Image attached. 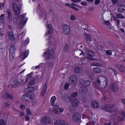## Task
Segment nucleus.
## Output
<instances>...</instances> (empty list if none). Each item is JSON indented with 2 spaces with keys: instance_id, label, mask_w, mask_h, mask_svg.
Listing matches in <instances>:
<instances>
[{
  "instance_id": "nucleus-1",
  "label": "nucleus",
  "mask_w": 125,
  "mask_h": 125,
  "mask_svg": "<svg viewBox=\"0 0 125 125\" xmlns=\"http://www.w3.org/2000/svg\"><path fill=\"white\" fill-rule=\"evenodd\" d=\"M48 30L46 33L45 36H48L49 39L51 40L48 42V44L49 45L52 44L53 42V40H54L53 31L52 27L50 24H49L47 26Z\"/></svg>"
},
{
  "instance_id": "nucleus-2",
  "label": "nucleus",
  "mask_w": 125,
  "mask_h": 125,
  "mask_svg": "<svg viewBox=\"0 0 125 125\" xmlns=\"http://www.w3.org/2000/svg\"><path fill=\"white\" fill-rule=\"evenodd\" d=\"M101 83L100 85L103 88H105L106 86L107 81L105 77L103 76H100L98 77L96 81V84L99 85Z\"/></svg>"
},
{
  "instance_id": "nucleus-3",
  "label": "nucleus",
  "mask_w": 125,
  "mask_h": 125,
  "mask_svg": "<svg viewBox=\"0 0 125 125\" xmlns=\"http://www.w3.org/2000/svg\"><path fill=\"white\" fill-rule=\"evenodd\" d=\"M26 16L25 14L20 15L19 18L20 20V22L18 24V26L20 27H23L26 24L28 20L27 17H25Z\"/></svg>"
},
{
  "instance_id": "nucleus-4",
  "label": "nucleus",
  "mask_w": 125,
  "mask_h": 125,
  "mask_svg": "<svg viewBox=\"0 0 125 125\" xmlns=\"http://www.w3.org/2000/svg\"><path fill=\"white\" fill-rule=\"evenodd\" d=\"M15 46L13 45L11 46L10 48L9 58L11 61H13L15 59Z\"/></svg>"
},
{
  "instance_id": "nucleus-5",
  "label": "nucleus",
  "mask_w": 125,
  "mask_h": 125,
  "mask_svg": "<svg viewBox=\"0 0 125 125\" xmlns=\"http://www.w3.org/2000/svg\"><path fill=\"white\" fill-rule=\"evenodd\" d=\"M54 54V52L52 50H50L48 51L45 52L43 55L44 57H46L47 59L52 57Z\"/></svg>"
},
{
  "instance_id": "nucleus-6",
  "label": "nucleus",
  "mask_w": 125,
  "mask_h": 125,
  "mask_svg": "<svg viewBox=\"0 0 125 125\" xmlns=\"http://www.w3.org/2000/svg\"><path fill=\"white\" fill-rule=\"evenodd\" d=\"M63 33L65 34H68L70 31V27L67 24H64L62 26Z\"/></svg>"
},
{
  "instance_id": "nucleus-7",
  "label": "nucleus",
  "mask_w": 125,
  "mask_h": 125,
  "mask_svg": "<svg viewBox=\"0 0 125 125\" xmlns=\"http://www.w3.org/2000/svg\"><path fill=\"white\" fill-rule=\"evenodd\" d=\"M81 117L80 114L78 113L75 112L73 114L72 118L73 120L75 122H78Z\"/></svg>"
},
{
  "instance_id": "nucleus-8",
  "label": "nucleus",
  "mask_w": 125,
  "mask_h": 125,
  "mask_svg": "<svg viewBox=\"0 0 125 125\" xmlns=\"http://www.w3.org/2000/svg\"><path fill=\"white\" fill-rule=\"evenodd\" d=\"M29 53V51L27 50L22 53L20 56L19 58L21 59V60H23L28 56Z\"/></svg>"
},
{
  "instance_id": "nucleus-9",
  "label": "nucleus",
  "mask_w": 125,
  "mask_h": 125,
  "mask_svg": "<svg viewBox=\"0 0 125 125\" xmlns=\"http://www.w3.org/2000/svg\"><path fill=\"white\" fill-rule=\"evenodd\" d=\"M47 89V84L45 83L43 84L41 89V95L42 96H43L46 91Z\"/></svg>"
},
{
  "instance_id": "nucleus-10",
  "label": "nucleus",
  "mask_w": 125,
  "mask_h": 125,
  "mask_svg": "<svg viewBox=\"0 0 125 125\" xmlns=\"http://www.w3.org/2000/svg\"><path fill=\"white\" fill-rule=\"evenodd\" d=\"M77 78L75 75H71L69 78V80L70 83L73 84H75L77 81Z\"/></svg>"
},
{
  "instance_id": "nucleus-11",
  "label": "nucleus",
  "mask_w": 125,
  "mask_h": 125,
  "mask_svg": "<svg viewBox=\"0 0 125 125\" xmlns=\"http://www.w3.org/2000/svg\"><path fill=\"white\" fill-rule=\"evenodd\" d=\"M13 9L15 13L17 15L20 14V12L19 7H18L17 5L15 3L13 4Z\"/></svg>"
},
{
  "instance_id": "nucleus-12",
  "label": "nucleus",
  "mask_w": 125,
  "mask_h": 125,
  "mask_svg": "<svg viewBox=\"0 0 125 125\" xmlns=\"http://www.w3.org/2000/svg\"><path fill=\"white\" fill-rule=\"evenodd\" d=\"M42 121L44 123L49 124L51 122V120L50 117L47 116L44 117L42 119Z\"/></svg>"
},
{
  "instance_id": "nucleus-13",
  "label": "nucleus",
  "mask_w": 125,
  "mask_h": 125,
  "mask_svg": "<svg viewBox=\"0 0 125 125\" xmlns=\"http://www.w3.org/2000/svg\"><path fill=\"white\" fill-rule=\"evenodd\" d=\"M110 88L112 90L115 92H117L119 90L118 86L113 84L111 85Z\"/></svg>"
},
{
  "instance_id": "nucleus-14",
  "label": "nucleus",
  "mask_w": 125,
  "mask_h": 125,
  "mask_svg": "<svg viewBox=\"0 0 125 125\" xmlns=\"http://www.w3.org/2000/svg\"><path fill=\"white\" fill-rule=\"evenodd\" d=\"M91 105L93 108H98L99 106V103L96 101L92 102L91 104Z\"/></svg>"
},
{
  "instance_id": "nucleus-15",
  "label": "nucleus",
  "mask_w": 125,
  "mask_h": 125,
  "mask_svg": "<svg viewBox=\"0 0 125 125\" xmlns=\"http://www.w3.org/2000/svg\"><path fill=\"white\" fill-rule=\"evenodd\" d=\"M29 86H27V88L24 89V91L26 92H30L33 91L34 90V88L32 87H30Z\"/></svg>"
},
{
  "instance_id": "nucleus-16",
  "label": "nucleus",
  "mask_w": 125,
  "mask_h": 125,
  "mask_svg": "<svg viewBox=\"0 0 125 125\" xmlns=\"http://www.w3.org/2000/svg\"><path fill=\"white\" fill-rule=\"evenodd\" d=\"M71 102L72 105L74 106H77L79 105L80 103L79 101L77 99H75L73 101L71 100Z\"/></svg>"
},
{
  "instance_id": "nucleus-17",
  "label": "nucleus",
  "mask_w": 125,
  "mask_h": 125,
  "mask_svg": "<svg viewBox=\"0 0 125 125\" xmlns=\"http://www.w3.org/2000/svg\"><path fill=\"white\" fill-rule=\"evenodd\" d=\"M56 99V97L55 96H53L52 97L50 100V103L51 105L52 106H53L55 104V102Z\"/></svg>"
},
{
  "instance_id": "nucleus-18",
  "label": "nucleus",
  "mask_w": 125,
  "mask_h": 125,
  "mask_svg": "<svg viewBox=\"0 0 125 125\" xmlns=\"http://www.w3.org/2000/svg\"><path fill=\"white\" fill-rule=\"evenodd\" d=\"M30 95L27 94L23 95L21 97V99L24 101H26L29 99Z\"/></svg>"
},
{
  "instance_id": "nucleus-19",
  "label": "nucleus",
  "mask_w": 125,
  "mask_h": 125,
  "mask_svg": "<svg viewBox=\"0 0 125 125\" xmlns=\"http://www.w3.org/2000/svg\"><path fill=\"white\" fill-rule=\"evenodd\" d=\"M8 34L10 40L12 41H14L15 40V38L12 32H8Z\"/></svg>"
},
{
  "instance_id": "nucleus-20",
  "label": "nucleus",
  "mask_w": 125,
  "mask_h": 125,
  "mask_svg": "<svg viewBox=\"0 0 125 125\" xmlns=\"http://www.w3.org/2000/svg\"><path fill=\"white\" fill-rule=\"evenodd\" d=\"M119 71L121 72H125V67L122 65H120L118 66Z\"/></svg>"
},
{
  "instance_id": "nucleus-21",
  "label": "nucleus",
  "mask_w": 125,
  "mask_h": 125,
  "mask_svg": "<svg viewBox=\"0 0 125 125\" xmlns=\"http://www.w3.org/2000/svg\"><path fill=\"white\" fill-rule=\"evenodd\" d=\"M33 73H30L28 74L27 76V78L26 79L25 81L23 83L24 84H25L27 83L29 79L31 78V76L33 75Z\"/></svg>"
},
{
  "instance_id": "nucleus-22",
  "label": "nucleus",
  "mask_w": 125,
  "mask_h": 125,
  "mask_svg": "<svg viewBox=\"0 0 125 125\" xmlns=\"http://www.w3.org/2000/svg\"><path fill=\"white\" fill-rule=\"evenodd\" d=\"M82 70V68L80 67H75L74 68V71L76 73L80 72Z\"/></svg>"
},
{
  "instance_id": "nucleus-23",
  "label": "nucleus",
  "mask_w": 125,
  "mask_h": 125,
  "mask_svg": "<svg viewBox=\"0 0 125 125\" xmlns=\"http://www.w3.org/2000/svg\"><path fill=\"white\" fill-rule=\"evenodd\" d=\"M111 108L109 105H107L105 106L103 108V109L104 110L107 112H111Z\"/></svg>"
},
{
  "instance_id": "nucleus-24",
  "label": "nucleus",
  "mask_w": 125,
  "mask_h": 125,
  "mask_svg": "<svg viewBox=\"0 0 125 125\" xmlns=\"http://www.w3.org/2000/svg\"><path fill=\"white\" fill-rule=\"evenodd\" d=\"M58 108H59V106L58 105H57L53 107V112L54 113L56 114H59V112H58Z\"/></svg>"
},
{
  "instance_id": "nucleus-25",
  "label": "nucleus",
  "mask_w": 125,
  "mask_h": 125,
  "mask_svg": "<svg viewBox=\"0 0 125 125\" xmlns=\"http://www.w3.org/2000/svg\"><path fill=\"white\" fill-rule=\"evenodd\" d=\"M35 78L31 79L30 83L27 85V86L34 85L35 83Z\"/></svg>"
},
{
  "instance_id": "nucleus-26",
  "label": "nucleus",
  "mask_w": 125,
  "mask_h": 125,
  "mask_svg": "<svg viewBox=\"0 0 125 125\" xmlns=\"http://www.w3.org/2000/svg\"><path fill=\"white\" fill-rule=\"evenodd\" d=\"M118 10L119 12H121L125 10V5H122L118 7Z\"/></svg>"
},
{
  "instance_id": "nucleus-27",
  "label": "nucleus",
  "mask_w": 125,
  "mask_h": 125,
  "mask_svg": "<svg viewBox=\"0 0 125 125\" xmlns=\"http://www.w3.org/2000/svg\"><path fill=\"white\" fill-rule=\"evenodd\" d=\"M87 54L90 57H92L94 55V52L91 51H89L87 52Z\"/></svg>"
},
{
  "instance_id": "nucleus-28",
  "label": "nucleus",
  "mask_w": 125,
  "mask_h": 125,
  "mask_svg": "<svg viewBox=\"0 0 125 125\" xmlns=\"http://www.w3.org/2000/svg\"><path fill=\"white\" fill-rule=\"evenodd\" d=\"M62 121L60 120H57L55 122L54 125H61Z\"/></svg>"
},
{
  "instance_id": "nucleus-29",
  "label": "nucleus",
  "mask_w": 125,
  "mask_h": 125,
  "mask_svg": "<svg viewBox=\"0 0 125 125\" xmlns=\"http://www.w3.org/2000/svg\"><path fill=\"white\" fill-rule=\"evenodd\" d=\"M78 93L77 92H74L73 93L71 96L70 98V100H71L72 99L74 98L77 95Z\"/></svg>"
},
{
  "instance_id": "nucleus-30",
  "label": "nucleus",
  "mask_w": 125,
  "mask_h": 125,
  "mask_svg": "<svg viewBox=\"0 0 125 125\" xmlns=\"http://www.w3.org/2000/svg\"><path fill=\"white\" fill-rule=\"evenodd\" d=\"M85 37L87 41L89 42L91 41V37L89 35H85Z\"/></svg>"
},
{
  "instance_id": "nucleus-31",
  "label": "nucleus",
  "mask_w": 125,
  "mask_h": 125,
  "mask_svg": "<svg viewBox=\"0 0 125 125\" xmlns=\"http://www.w3.org/2000/svg\"><path fill=\"white\" fill-rule=\"evenodd\" d=\"M66 5L68 7L72 8L73 9L76 11H78V9L77 8L73 6L72 5H71L70 4H66Z\"/></svg>"
},
{
  "instance_id": "nucleus-32",
  "label": "nucleus",
  "mask_w": 125,
  "mask_h": 125,
  "mask_svg": "<svg viewBox=\"0 0 125 125\" xmlns=\"http://www.w3.org/2000/svg\"><path fill=\"white\" fill-rule=\"evenodd\" d=\"M93 71L95 73H98L100 72H101V70L99 68L96 67L94 69Z\"/></svg>"
},
{
  "instance_id": "nucleus-33",
  "label": "nucleus",
  "mask_w": 125,
  "mask_h": 125,
  "mask_svg": "<svg viewBox=\"0 0 125 125\" xmlns=\"http://www.w3.org/2000/svg\"><path fill=\"white\" fill-rule=\"evenodd\" d=\"M125 117L124 116H121L120 117H119L118 119V120L119 121H124L125 120Z\"/></svg>"
},
{
  "instance_id": "nucleus-34",
  "label": "nucleus",
  "mask_w": 125,
  "mask_h": 125,
  "mask_svg": "<svg viewBox=\"0 0 125 125\" xmlns=\"http://www.w3.org/2000/svg\"><path fill=\"white\" fill-rule=\"evenodd\" d=\"M8 20L10 21H11L12 17L10 13L8 12Z\"/></svg>"
},
{
  "instance_id": "nucleus-35",
  "label": "nucleus",
  "mask_w": 125,
  "mask_h": 125,
  "mask_svg": "<svg viewBox=\"0 0 125 125\" xmlns=\"http://www.w3.org/2000/svg\"><path fill=\"white\" fill-rule=\"evenodd\" d=\"M85 85L86 86H88L90 85V82L89 81H86L84 82Z\"/></svg>"
},
{
  "instance_id": "nucleus-36",
  "label": "nucleus",
  "mask_w": 125,
  "mask_h": 125,
  "mask_svg": "<svg viewBox=\"0 0 125 125\" xmlns=\"http://www.w3.org/2000/svg\"><path fill=\"white\" fill-rule=\"evenodd\" d=\"M4 14H2L0 16V20L1 21H3L4 20Z\"/></svg>"
},
{
  "instance_id": "nucleus-37",
  "label": "nucleus",
  "mask_w": 125,
  "mask_h": 125,
  "mask_svg": "<svg viewBox=\"0 0 125 125\" xmlns=\"http://www.w3.org/2000/svg\"><path fill=\"white\" fill-rule=\"evenodd\" d=\"M0 125H5V121L3 120H0Z\"/></svg>"
},
{
  "instance_id": "nucleus-38",
  "label": "nucleus",
  "mask_w": 125,
  "mask_h": 125,
  "mask_svg": "<svg viewBox=\"0 0 125 125\" xmlns=\"http://www.w3.org/2000/svg\"><path fill=\"white\" fill-rule=\"evenodd\" d=\"M121 116H125V112L124 110H121L120 112Z\"/></svg>"
},
{
  "instance_id": "nucleus-39",
  "label": "nucleus",
  "mask_w": 125,
  "mask_h": 125,
  "mask_svg": "<svg viewBox=\"0 0 125 125\" xmlns=\"http://www.w3.org/2000/svg\"><path fill=\"white\" fill-rule=\"evenodd\" d=\"M27 114L28 115H30L31 114V112L30 110L29 109H27L26 110Z\"/></svg>"
},
{
  "instance_id": "nucleus-40",
  "label": "nucleus",
  "mask_w": 125,
  "mask_h": 125,
  "mask_svg": "<svg viewBox=\"0 0 125 125\" xmlns=\"http://www.w3.org/2000/svg\"><path fill=\"white\" fill-rule=\"evenodd\" d=\"M116 17L118 18H123L124 16L121 14H117L116 15Z\"/></svg>"
},
{
  "instance_id": "nucleus-41",
  "label": "nucleus",
  "mask_w": 125,
  "mask_h": 125,
  "mask_svg": "<svg viewBox=\"0 0 125 125\" xmlns=\"http://www.w3.org/2000/svg\"><path fill=\"white\" fill-rule=\"evenodd\" d=\"M14 83L15 85V87L18 86L19 84V82L18 81H16L14 82Z\"/></svg>"
},
{
  "instance_id": "nucleus-42",
  "label": "nucleus",
  "mask_w": 125,
  "mask_h": 125,
  "mask_svg": "<svg viewBox=\"0 0 125 125\" xmlns=\"http://www.w3.org/2000/svg\"><path fill=\"white\" fill-rule=\"evenodd\" d=\"M91 118L92 119V120L91 121L92 122H94L95 118V116L94 115H91Z\"/></svg>"
},
{
  "instance_id": "nucleus-43",
  "label": "nucleus",
  "mask_w": 125,
  "mask_h": 125,
  "mask_svg": "<svg viewBox=\"0 0 125 125\" xmlns=\"http://www.w3.org/2000/svg\"><path fill=\"white\" fill-rule=\"evenodd\" d=\"M69 85V83H66L65 84V86H64V89H68V87Z\"/></svg>"
},
{
  "instance_id": "nucleus-44",
  "label": "nucleus",
  "mask_w": 125,
  "mask_h": 125,
  "mask_svg": "<svg viewBox=\"0 0 125 125\" xmlns=\"http://www.w3.org/2000/svg\"><path fill=\"white\" fill-rule=\"evenodd\" d=\"M81 4L83 6H85L87 5V3L86 2L82 1L81 3Z\"/></svg>"
},
{
  "instance_id": "nucleus-45",
  "label": "nucleus",
  "mask_w": 125,
  "mask_h": 125,
  "mask_svg": "<svg viewBox=\"0 0 125 125\" xmlns=\"http://www.w3.org/2000/svg\"><path fill=\"white\" fill-rule=\"evenodd\" d=\"M106 52V54L108 55H111L112 54L111 51L110 50H107Z\"/></svg>"
},
{
  "instance_id": "nucleus-46",
  "label": "nucleus",
  "mask_w": 125,
  "mask_h": 125,
  "mask_svg": "<svg viewBox=\"0 0 125 125\" xmlns=\"http://www.w3.org/2000/svg\"><path fill=\"white\" fill-rule=\"evenodd\" d=\"M70 19L72 21L74 20L75 19V17L73 15H71L70 18Z\"/></svg>"
},
{
  "instance_id": "nucleus-47",
  "label": "nucleus",
  "mask_w": 125,
  "mask_h": 125,
  "mask_svg": "<svg viewBox=\"0 0 125 125\" xmlns=\"http://www.w3.org/2000/svg\"><path fill=\"white\" fill-rule=\"evenodd\" d=\"M86 88L85 87H81L80 88V90L81 91H85Z\"/></svg>"
},
{
  "instance_id": "nucleus-48",
  "label": "nucleus",
  "mask_w": 125,
  "mask_h": 125,
  "mask_svg": "<svg viewBox=\"0 0 125 125\" xmlns=\"http://www.w3.org/2000/svg\"><path fill=\"white\" fill-rule=\"evenodd\" d=\"M92 65L93 66H100L101 65V64H99L98 63H92Z\"/></svg>"
},
{
  "instance_id": "nucleus-49",
  "label": "nucleus",
  "mask_w": 125,
  "mask_h": 125,
  "mask_svg": "<svg viewBox=\"0 0 125 125\" xmlns=\"http://www.w3.org/2000/svg\"><path fill=\"white\" fill-rule=\"evenodd\" d=\"M111 18L112 19H113L114 20L116 21L117 22L119 21V20L117 19L114 16H112Z\"/></svg>"
},
{
  "instance_id": "nucleus-50",
  "label": "nucleus",
  "mask_w": 125,
  "mask_h": 125,
  "mask_svg": "<svg viewBox=\"0 0 125 125\" xmlns=\"http://www.w3.org/2000/svg\"><path fill=\"white\" fill-rule=\"evenodd\" d=\"M59 110L60 112L61 113H62L64 111V109L63 108H60L59 109Z\"/></svg>"
},
{
  "instance_id": "nucleus-51",
  "label": "nucleus",
  "mask_w": 125,
  "mask_h": 125,
  "mask_svg": "<svg viewBox=\"0 0 125 125\" xmlns=\"http://www.w3.org/2000/svg\"><path fill=\"white\" fill-rule=\"evenodd\" d=\"M35 97V96L34 94H31L30 96V98L31 99H33Z\"/></svg>"
},
{
  "instance_id": "nucleus-52",
  "label": "nucleus",
  "mask_w": 125,
  "mask_h": 125,
  "mask_svg": "<svg viewBox=\"0 0 125 125\" xmlns=\"http://www.w3.org/2000/svg\"><path fill=\"white\" fill-rule=\"evenodd\" d=\"M61 124V125H68L67 123L64 121H62Z\"/></svg>"
},
{
  "instance_id": "nucleus-53",
  "label": "nucleus",
  "mask_w": 125,
  "mask_h": 125,
  "mask_svg": "<svg viewBox=\"0 0 125 125\" xmlns=\"http://www.w3.org/2000/svg\"><path fill=\"white\" fill-rule=\"evenodd\" d=\"M100 2V0H95L94 1V3L95 4H97Z\"/></svg>"
},
{
  "instance_id": "nucleus-54",
  "label": "nucleus",
  "mask_w": 125,
  "mask_h": 125,
  "mask_svg": "<svg viewBox=\"0 0 125 125\" xmlns=\"http://www.w3.org/2000/svg\"><path fill=\"white\" fill-rule=\"evenodd\" d=\"M29 42V39L27 38L25 42L26 44H28Z\"/></svg>"
},
{
  "instance_id": "nucleus-55",
  "label": "nucleus",
  "mask_w": 125,
  "mask_h": 125,
  "mask_svg": "<svg viewBox=\"0 0 125 125\" xmlns=\"http://www.w3.org/2000/svg\"><path fill=\"white\" fill-rule=\"evenodd\" d=\"M25 119L27 121H29L30 120V118L29 116H27L25 117Z\"/></svg>"
},
{
  "instance_id": "nucleus-56",
  "label": "nucleus",
  "mask_w": 125,
  "mask_h": 125,
  "mask_svg": "<svg viewBox=\"0 0 125 125\" xmlns=\"http://www.w3.org/2000/svg\"><path fill=\"white\" fill-rule=\"evenodd\" d=\"M72 1L74 2H77L80 1L81 0H71Z\"/></svg>"
},
{
  "instance_id": "nucleus-57",
  "label": "nucleus",
  "mask_w": 125,
  "mask_h": 125,
  "mask_svg": "<svg viewBox=\"0 0 125 125\" xmlns=\"http://www.w3.org/2000/svg\"><path fill=\"white\" fill-rule=\"evenodd\" d=\"M105 24L107 25H109L110 24V22L108 21H106L105 22Z\"/></svg>"
},
{
  "instance_id": "nucleus-58",
  "label": "nucleus",
  "mask_w": 125,
  "mask_h": 125,
  "mask_svg": "<svg viewBox=\"0 0 125 125\" xmlns=\"http://www.w3.org/2000/svg\"><path fill=\"white\" fill-rule=\"evenodd\" d=\"M4 5L3 3H0V8L3 7Z\"/></svg>"
},
{
  "instance_id": "nucleus-59",
  "label": "nucleus",
  "mask_w": 125,
  "mask_h": 125,
  "mask_svg": "<svg viewBox=\"0 0 125 125\" xmlns=\"http://www.w3.org/2000/svg\"><path fill=\"white\" fill-rule=\"evenodd\" d=\"M20 107L21 109H24L25 108V107L24 105H21L20 106Z\"/></svg>"
},
{
  "instance_id": "nucleus-60",
  "label": "nucleus",
  "mask_w": 125,
  "mask_h": 125,
  "mask_svg": "<svg viewBox=\"0 0 125 125\" xmlns=\"http://www.w3.org/2000/svg\"><path fill=\"white\" fill-rule=\"evenodd\" d=\"M65 50L66 51L69 49L68 46L67 45H66L65 46Z\"/></svg>"
},
{
  "instance_id": "nucleus-61",
  "label": "nucleus",
  "mask_w": 125,
  "mask_h": 125,
  "mask_svg": "<svg viewBox=\"0 0 125 125\" xmlns=\"http://www.w3.org/2000/svg\"><path fill=\"white\" fill-rule=\"evenodd\" d=\"M112 2L114 4L116 3L117 2V0H113Z\"/></svg>"
},
{
  "instance_id": "nucleus-62",
  "label": "nucleus",
  "mask_w": 125,
  "mask_h": 125,
  "mask_svg": "<svg viewBox=\"0 0 125 125\" xmlns=\"http://www.w3.org/2000/svg\"><path fill=\"white\" fill-rule=\"evenodd\" d=\"M104 125H111L110 123L109 122H107Z\"/></svg>"
},
{
  "instance_id": "nucleus-63",
  "label": "nucleus",
  "mask_w": 125,
  "mask_h": 125,
  "mask_svg": "<svg viewBox=\"0 0 125 125\" xmlns=\"http://www.w3.org/2000/svg\"><path fill=\"white\" fill-rule=\"evenodd\" d=\"M122 102L123 103L125 104V99H123L122 101Z\"/></svg>"
},
{
  "instance_id": "nucleus-64",
  "label": "nucleus",
  "mask_w": 125,
  "mask_h": 125,
  "mask_svg": "<svg viewBox=\"0 0 125 125\" xmlns=\"http://www.w3.org/2000/svg\"><path fill=\"white\" fill-rule=\"evenodd\" d=\"M4 35L1 32H0V36L2 37Z\"/></svg>"
}]
</instances>
